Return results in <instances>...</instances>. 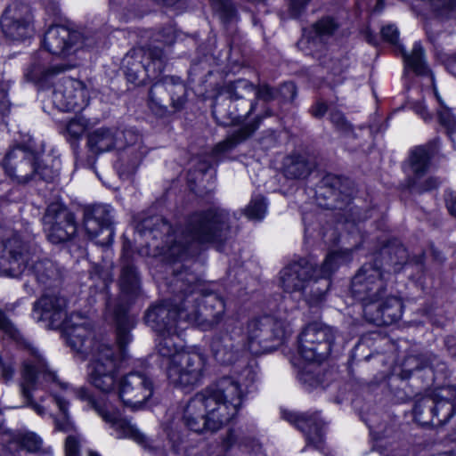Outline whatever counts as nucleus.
Masks as SVG:
<instances>
[{
    "instance_id": "51",
    "label": "nucleus",
    "mask_w": 456,
    "mask_h": 456,
    "mask_svg": "<svg viewBox=\"0 0 456 456\" xmlns=\"http://www.w3.org/2000/svg\"><path fill=\"white\" fill-rule=\"evenodd\" d=\"M0 330L10 338L20 341L21 336L12 322L8 320L0 311Z\"/></svg>"
},
{
    "instance_id": "50",
    "label": "nucleus",
    "mask_w": 456,
    "mask_h": 456,
    "mask_svg": "<svg viewBox=\"0 0 456 456\" xmlns=\"http://www.w3.org/2000/svg\"><path fill=\"white\" fill-rule=\"evenodd\" d=\"M330 120L335 128L342 133H347L352 130L351 124L347 121L345 115L339 110H331Z\"/></svg>"
},
{
    "instance_id": "9",
    "label": "nucleus",
    "mask_w": 456,
    "mask_h": 456,
    "mask_svg": "<svg viewBox=\"0 0 456 456\" xmlns=\"http://www.w3.org/2000/svg\"><path fill=\"white\" fill-rule=\"evenodd\" d=\"M118 285L120 289L118 299L117 301L109 300L106 309L116 322L117 343L121 354H124L126 346L132 341L130 330L135 325L134 318L127 314V307L130 301L139 295L141 289L140 274L129 242H124L123 245Z\"/></svg>"
},
{
    "instance_id": "49",
    "label": "nucleus",
    "mask_w": 456,
    "mask_h": 456,
    "mask_svg": "<svg viewBox=\"0 0 456 456\" xmlns=\"http://www.w3.org/2000/svg\"><path fill=\"white\" fill-rule=\"evenodd\" d=\"M428 407L434 416H438L440 411H444L445 413L444 420L452 418L456 411L454 404L449 400H440L435 405H428Z\"/></svg>"
},
{
    "instance_id": "28",
    "label": "nucleus",
    "mask_w": 456,
    "mask_h": 456,
    "mask_svg": "<svg viewBox=\"0 0 456 456\" xmlns=\"http://www.w3.org/2000/svg\"><path fill=\"white\" fill-rule=\"evenodd\" d=\"M211 349L215 359L221 364H232L242 358L248 350L244 340L236 341L230 335L213 338Z\"/></svg>"
},
{
    "instance_id": "57",
    "label": "nucleus",
    "mask_w": 456,
    "mask_h": 456,
    "mask_svg": "<svg viewBox=\"0 0 456 456\" xmlns=\"http://www.w3.org/2000/svg\"><path fill=\"white\" fill-rule=\"evenodd\" d=\"M431 4L440 14L456 10V0H431Z\"/></svg>"
},
{
    "instance_id": "60",
    "label": "nucleus",
    "mask_w": 456,
    "mask_h": 456,
    "mask_svg": "<svg viewBox=\"0 0 456 456\" xmlns=\"http://www.w3.org/2000/svg\"><path fill=\"white\" fill-rule=\"evenodd\" d=\"M327 105L326 103L322 102H317L314 106L311 108V113L314 118H320L324 116V114L327 112Z\"/></svg>"
},
{
    "instance_id": "59",
    "label": "nucleus",
    "mask_w": 456,
    "mask_h": 456,
    "mask_svg": "<svg viewBox=\"0 0 456 456\" xmlns=\"http://www.w3.org/2000/svg\"><path fill=\"white\" fill-rule=\"evenodd\" d=\"M445 203L449 213L456 217V192L446 191L445 192Z\"/></svg>"
},
{
    "instance_id": "56",
    "label": "nucleus",
    "mask_w": 456,
    "mask_h": 456,
    "mask_svg": "<svg viewBox=\"0 0 456 456\" xmlns=\"http://www.w3.org/2000/svg\"><path fill=\"white\" fill-rule=\"evenodd\" d=\"M381 37L384 41L392 45L397 46L399 43V31L393 24L383 26L380 30Z\"/></svg>"
},
{
    "instance_id": "6",
    "label": "nucleus",
    "mask_w": 456,
    "mask_h": 456,
    "mask_svg": "<svg viewBox=\"0 0 456 456\" xmlns=\"http://www.w3.org/2000/svg\"><path fill=\"white\" fill-rule=\"evenodd\" d=\"M351 250L330 253L320 267H314L305 259H300L284 267L281 272V286L286 292H304L310 286L307 302L318 305L325 299L330 286V278L338 263L349 258Z\"/></svg>"
},
{
    "instance_id": "14",
    "label": "nucleus",
    "mask_w": 456,
    "mask_h": 456,
    "mask_svg": "<svg viewBox=\"0 0 456 456\" xmlns=\"http://www.w3.org/2000/svg\"><path fill=\"white\" fill-rule=\"evenodd\" d=\"M290 332L289 323L283 318L265 315L253 319L247 325L246 338L248 350L252 354L266 352L273 346L268 342L281 343Z\"/></svg>"
},
{
    "instance_id": "26",
    "label": "nucleus",
    "mask_w": 456,
    "mask_h": 456,
    "mask_svg": "<svg viewBox=\"0 0 456 456\" xmlns=\"http://www.w3.org/2000/svg\"><path fill=\"white\" fill-rule=\"evenodd\" d=\"M282 418L301 430L308 444H314L316 448L321 447L323 442L324 423L317 414L308 415L282 411Z\"/></svg>"
},
{
    "instance_id": "33",
    "label": "nucleus",
    "mask_w": 456,
    "mask_h": 456,
    "mask_svg": "<svg viewBox=\"0 0 456 456\" xmlns=\"http://www.w3.org/2000/svg\"><path fill=\"white\" fill-rule=\"evenodd\" d=\"M314 164L301 155H291L284 162V175L289 179H305L312 173Z\"/></svg>"
},
{
    "instance_id": "11",
    "label": "nucleus",
    "mask_w": 456,
    "mask_h": 456,
    "mask_svg": "<svg viewBox=\"0 0 456 456\" xmlns=\"http://www.w3.org/2000/svg\"><path fill=\"white\" fill-rule=\"evenodd\" d=\"M166 53L159 45L135 47L123 58L122 66L127 80L137 86L155 78L164 69Z\"/></svg>"
},
{
    "instance_id": "2",
    "label": "nucleus",
    "mask_w": 456,
    "mask_h": 456,
    "mask_svg": "<svg viewBox=\"0 0 456 456\" xmlns=\"http://www.w3.org/2000/svg\"><path fill=\"white\" fill-rule=\"evenodd\" d=\"M242 396L238 381L221 378L189 400L183 409V424L197 434L216 432L237 415Z\"/></svg>"
},
{
    "instance_id": "55",
    "label": "nucleus",
    "mask_w": 456,
    "mask_h": 456,
    "mask_svg": "<svg viewBox=\"0 0 456 456\" xmlns=\"http://www.w3.org/2000/svg\"><path fill=\"white\" fill-rule=\"evenodd\" d=\"M36 167V176H38L40 179L46 182L53 181L59 175L57 169H54L53 167H50L47 164H42L40 159L37 160Z\"/></svg>"
},
{
    "instance_id": "47",
    "label": "nucleus",
    "mask_w": 456,
    "mask_h": 456,
    "mask_svg": "<svg viewBox=\"0 0 456 456\" xmlns=\"http://www.w3.org/2000/svg\"><path fill=\"white\" fill-rule=\"evenodd\" d=\"M278 97L277 89L270 86L267 84H260L258 86H255L254 92V100L253 102H256L261 100L265 102H270Z\"/></svg>"
},
{
    "instance_id": "37",
    "label": "nucleus",
    "mask_w": 456,
    "mask_h": 456,
    "mask_svg": "<svg viewBox=\"0 0 456 456\" xmlns=\"http://www.w3.org/2000/svg\"><path fill=\"white\" fill-rule=\"evenodd\" d=\"M54 401L61 411V416L54 418L55 429L63 433L77 434L73 423L68 416L69 402L61 395L53 394Z\"/></svg>"
},
{
    "instance_id": "5",
    "label": "nucleus",
    "mask_w": 456,
    "mask_h": 456,
    "mask_svg": "<svg viewBox=\"0 0 456 456\" xmlns=\"http://www.w3.org/2000/svg\"><path fill=\"white\" fill-rule=\"evenodd\" d=\"M383 265L375 260L365 263L358 270L351 282V293L361 302L363 316L367 322L377 326L391 325L403 315V305L400 297L387 296Z\"/></svg>"
},
{
    "instance_id": "40",
    "label": "nucleus",
    "mask_w": 456,
    "mask_h": 456,
    "mask_svg": "<svg viewBox=\"0 0 456 456\" xmlns=\"http://www.w3.org/2000/svg\"><path fill=\"white\" fill-rule=\"evenodd\" d=\"M417 177H409L407 180L408 189L414 193L421 194L426 191L436 189L441 184V181L435 176H429L425 179Z\"/></svg>"
},
{
    "instance_id": "19",
    "label": "nucleus",
    "mask_w": 456,
    "mask_h": 456,
    "mask_svg": "<svg viewBox=\"0 0 456 456\" xmlns=\"http://www.w3.org/2000/svg\"><path fill=\"white\" fill-rule=\"evenodd\" d=\"M113 209L110 205L95 204L84 209V227L88 237L101 246L113 241Z\"/></svg>"
},
{
    "instance_id": "34",
    "label": "nucleus",
    "mask_w": 456,
    "mask_h": 456,
    "mask_svg": "<svg viewBox=\"0 0 456 456\" xmlns=\"http://www.w3.org/2000/svg\"><path fill=\"white\" fill-rule=\"evenodd\" d=\"M159 336L156 345L158 354L170 362L175 356L184 352L182 341L179 338V330L176 334H158Z\"/></svg>"
},
{
    "instance_id": "1",
    "label": "nucleus",
    "mask_w": 456,
    "mask_h": 456,
    "mask_svg": "<svg viewBox=\"0 0 456 456\" xmlns=\"http://www.w3.org/2000/svg\"><path fill=\"white\" fill-rule=\"evenodd\" d=\"M230 228L229 213L222 208H210L192 213L184 225L175 231L162 216H149L136 225V232L149 248L156 250L154 255L175 261L183 258L193 243L225 240Z\"/></svg>"
},
{
    "instance_id": "43",
    "label": "nucleus",
    "mask_w": 456,
    "mask_h": 456,
    "mask_svg": "<svg viewBox=\"0 0 456 456\" xmlns=\"http://www.w3.org/2000/svg\"><path fill=\"white\" fill-rule=\"evenodd\" d=\"M436 98L441 105L437 112L439 122L447 130L449 136L452 137L453 134L456 133V118L451 110L444 105V102L437 94Z\"/></svg>"
},
{
    "instance_id": "3",
    "label": "nucleus",
    "mask_w": 456,
    "mask_h": 456,
    "mask_svg": "<svg viewBox=\"0 0 456 456\" xmlns=\"http://www.w3.org/2000/svg\"><path fill=\"white\" fill-rule=\"evenodd\" d=\"M224 92L227 97L222 102L217 100L215 102L212 109L213 116L222 126H241L216 146V152L234 149L256 132L265 118L273 115L271 110L266 109L264 114L258 113L249 120L256 107V102L251 100L254 97L255 86L247 79L240 78L227 83Z\"/></svg>"
},
{
    "instance_id": "62",
    "label": "nucleus",
    "mask_w": 456,
    "mask_h": 456,
    "mask_svg": "<svg viewBox=\"0 0 456 456\" xmlns=\"http://www.w3.org/2000/svg\"><path fill=\"white\" fill-rule=\"evenodd\" d=\"M363 37L365 38V40L370 44V45H377L378 43H379V38L376 35H374L370 28H366L364 31H363Z\"/></svg>"
},
{
    "instance_id": "54",
    "label": "nucleus",
    "mask_w": 456,
    "mask_h": 456,
    "mask_svg": "<svg viewBox=\"0 0 456 456\" xmlns=\"http://www.w3.org/2000/svg\"><path fill=\"white\" fill-rule=\"evenodd\" d=\"M15 373L14 362L11 358L0 354V376L5 381L11 380Z\"/></svg>"
},
{
    "instance_id": "7",
    "label": "nucleus",
    "mask_w": 456,
    "mask_h": 456,
    "mask_svg": "<svg viewBox=\"0 0 456 456\" xmlns=\"http://www.w3.org/2000/svg\"><path fill=\"white\" fill-rule=\"evenodd\" d=\"M77 63L58 64L46 67L35 61L26 70L24 76L28 81L37 85L41 89L53 87L51 101L61 111H77L89 103V89L81 80L69 77L55 81L56 76L76 67Z\"/></svg>"
},
{
    "instance_id": "13",
    "label": "nucleus",
    "mask_w": 456,
    "mask_h": 456,
    "mask_svg": "<svg viewBox=\"0 0 456 456\" xmlns=\"http://www.w3.org/2000/svg\"><path fill=\"white\" fill-rule=\"evenodd\" d=\"M24 351L26 358L23 361L21 370L23 379L20 385L21 393L23 397L27 400L28 405L38 415L43 416L45 413V408L35 403L32 399L31 392L35 389L37 379L42 378L46 381H51L53 384L59 386L62 389H68L69 385L61 383L57 379L56 374L47 368L45 359L36 348L28 345L25 346Z\"/></svg>"
},
{
    "instance_id": "17",
    "label": "nucleus",
    "mask_w": 456,
    "mask_h": 456,
    "mask_svg": "<svg viewBox=\"0 0 456 456\" xmlns=\"http://www.w3.org/2000/svg\"><path fill=\"white\" fill-rule=\"evenodd\" d=\"M118 358L117 357V372H118ZM118 373H116V377ZM118 397L126 407L132 410H139L152 396L154 393V382L152 379L143 371H130L118 379ZM113 388L111 392L115 390Z\"/></svg>"
},
{
    "instance_id": "24",
    "label": "nucleus",
    "mask_w": 456,
    "mask_h": 456,
    "mask_svg": "<svg viewBox=\"0 0 456 456\" xmlns=\"http://www.w3.org/2000/svg\"><path fill=\"white\" fill-rule=\"evenodd\" d=\"M144 322L157 334H176L185 329L181 326L174 299L151 305L145 312Z\"/></svg>"
},
{
    "instance_id": "8",
    "label": "nucleus",
    "mask_w": 456,
    "mask_h": 456,
    "mask_svg": "<svg viewBox=\"0 0 456 456\" xmlns=\"http://www.w3.org/2000/svg\"><path fill=\"white\" fill-rule=\"evenodd\" d=\"M32 261L30 271L37 283L45 289H57L61 283V269L48 258L33 260V256L18 234L0 243V276L17 278Z\"/></svg>"
},
{
    "instance_id": "4",
    "label": "nucleus",
    "mask_w": 456,
    "mask_h": 456,
    "mask_svg": "<svg viewBox=\"0 0 456 456\" xmlns=\"http://www.w3.org/2000/svg\"><path fill=\"white\" fill-rule=\"evenodd\" d=\"M66 341L70 348L83 357L90 355L87 380L102 393H110L116 384L117 354L113 346L93 338L87 322L71 315L64 323Z\"/></svg>"
},
{
    "instance_id": "23",
    "label": "nucleus",
    "mask_w": 456,
    "mask_h": 456,
    "mask_svg": "<svg viewBox=\"0 0 456 456\" xmlns=\"http://www.w3.org/2000/svg\"><path fill=\"white\" fill-rule=\"evenodd\" d=\"M33 15L28 5L14 2L8 5L1 18V28L5 37L22 40L30 37Z\"/></svg>"
},
{
    "instance_id": "29",
    "label": "nucleus",
    "mask_w": 456,
    "mask_h": 456,
    "mask_svg": "<svg viewBox=\"0 0 456 456\" xmlns=\"http://www.w3.org/2000/svg\"><path fill=\"white\" fill-rule=\"evenodd\" d=\"M121 132L118 130L101 127L88 135L87 145L93 153L99 154L118 148L122 141Z\"/></svg>"
},
{
    "instance_id": "32",
    "label": "nucleus",
    "mask_w": 456,
    "mask_h": 456,
    "mask_svg": "<svg viewBox=\"0 0 456 456\" xmlns=\"http://www.w3.org/2000/svg\"><path fill=\"white\" fill-rule=\"evenodd\" d=\"M433 154L434 149L431 145L415 147L410 155V167L411 170L410 177H423L430 167Z\"/></svg>"
},
{
    "instance_id": "31",
    "label": "nucleus",
    "mask_w": 456,
    "mask_h": 456,
    "mask_svg": "<svg viewBox=\"0 0 456 456\" xmlns=\"http://www.w3.org/2000/svg\"><path fill=\"white\" fill-rule=\"evenodd\" d=\"M4 435L6 436V438L4 439V442L15 443L21 449L26 450L28 452L40 453L44 455H48L52 453L51 448H43L42 438L34 432L8 431L5 432Z\"/></svg>"
},
{
    "instance_id": "42",
    "label": "nucleus",
    "mask_w": 456,
    "mask_h": 456,
    "mask_svg": "<svg viewBox=\"0 0 456 456\" xmlns=\"http://www.w3.org/2000/svg\"><path fill=\"white\" fill-rule=\"evenodd\" d=\"M246 216L253 220H261L266 213V202L264 197L255 196L244 209Z\"/></svg>"
},
{
    "instance_id": "30",
    "label": "nucleus",
    "mask_w": 456,
    "mask_h": 456,
    "mask_svg": "<svg viewBox=\"0 0 456 456\" xmlns=\"http://www.w3.org/2000/svg\"><path fill=\"white\" fill-rule=\"evenodd\" d=\"M170 94L172 105L175 110H180L185 102L186 88L183 82L173 77H165L161 81L152 86V95Z\"/></svg>"
},
{
    "instance_id": "38",
    "label": "nucleus",
    "mask_w": 456,
    "mask_h": 456,
    "mask_svg": "<svg viewBox=\"0 0 456 456\" xmlns=\"http://www.w3.org/2000/svg\"><path fill=\"white\" fill-rule=\"evenodd\" d=\"M403 57L406 65L417 75H426L428 73V69L424 60V51L419 44L416 43L413 45L411 54H403Z\"/></svg>"
},
{
    "instance_id": "12",
    "label": "nucleus",
    "mask_w": 456,
    "mask_h": 456,
    "mask_svg": "<svg viewBox=\"0 0 456 456\" xmlns=\"http://www.w3.org/2000/svg\"><path fill=\"white\" fill-rule=\"evenodd\" d=\"M169 383L182 388H193L200 385L207 370V357L200 350L187 349L166 363Z\"/></svg>"
},
{
    "instance_id": "18",
    "label": "nucleus",
    "mask_w": 456,
    "mask_h": 456,
    "mask_svg": "<svg viewBox=\"0 0 456 456\" xmlns=\"http://www.w3.org/2000/svg\"><path fill=\"white\" fill-rule=\"evenodd\" d=\"M43 225L48 240L53 244L69 240L77 229L74 214L58 202L47 207L43 216Z\"/></svg>"
},
{
    "instance_id": "35",
    "label": "nucleus",
    "mask_w": 456,
    "mask_h": 456,
    "mask_svg": "<svg viewBox=\"0 0 456 456\" xmlns=\"http://www.w3.org/2000/svg\"><path fill=\"white\" fill-rule=\"evenodd\" d=\"M385 265L393 267L394 272L401 270L403 265L408 264L409 257L406 248L398 241L385 246L380 252Z\"/></svg>"
},
{
    "instance_id": "46",
    "label": "nucleus",
    "mask_w": 456,
    "mask_h": 456,
    "mask_svg": "<svg viewBox=\"0 0 456 456\" xmlns=\"http://www.w3.org/2000/svg\"><path fill=\"white\" fill-rule=\"evenodd\" d=\"M215 11L224 21H230L236 14L231 0H210Z\"/></svg>"
},
{
    "instance_id": "64",
    "label": "nucleus",
    "mask_w": 456,
    "mask_h": 456,
    "mask_svg": "<svg viewBox=\"0 0 456 456\" xmlns=\"http://www.w3.org/2000/svg\"><path fill=\"white\" fill-rule=\"evenodd\" d=\"M429 398H423L421 401H419L415 406H414V412L416 414H421L422 413V410H421V407L422 406H427L428 403H429Z\"/></svg>"
},
{
    "instance_id": "53",
    "label": "nucleus",
    "mask_w": 456,
    "mask_h": 456,
    "mask_svg": "<svg viewBox=\"0 0 456 456\" xmlns=\"http://www.w3.org/2000/svg\"><path fill=\"white\" fill-rule=\"evenodd\" d=\"M176 32L173 27H166L154 37V43H162L165 45H171L175 42Z\"/></svg>"
},
{
    "instance_id": "15",
    "label": "nucleus",
    "mask_w": 456,
    "mask_h": 456,
    "mask_svg": "<svg viewBox=\"0 0 456 456\" xmlns=\"http://www.w3.org/2000/svg\"><path fill=\"white\" fill-rule=\"evenodd\" d=\"M43 45L53 55L81 58L78 56L80 53L96 45V38L90 33L70 30L64 26H53L45 32Z\"/></svg>"
},
{
    "instance_id": "48",
    "label": "nucleus",
    "mask_w": 456,
    "mask_h": 456,
    "mask_svg": "<svg viewBox=\"0 0 456 456\" xmlns=\"http://www.w3.org/2000/svg\"><path fill=\"white\" fill-rule=\"evenodd\" d=\"M167 102V93L166 94H155L152 95V86L149 92V107L150 109L159 116H162L167 111L166 102Z\"/></svg>"
},
{
    "instance_id": "39",
    "label": "nucleus",
    "mask_w": 456,
    "mask_h": 456,
    "mask_svg": "<svg viewBox=\"0 0 456 456\" xmlns=\"http://www.w3.org/2000/svg\"><path fill=\"white\" fill-rule=\"evenodd\" d=\"M235 444L251 450H255L259 445L254 437L238 435L235 431L230 430L223 440V446L228 451Z\"/></svg>"
},
{
    "instance_id": "22",
    "label": "nucleus",
    "mask_w": 456,
    "mask_h": 456,
    "mask_svg": "<svg viewBox=\"0 0 456 456\" xmlns=\"http://www.w3.org/2000/svg\"><path fill=\"white\" fill-rule=\"evenodd\" d=\"M39 158L41 155L28 147L19 145L12 148L4 158L8 176L20 183L34 179Z\"/></svg>"
},
{
    "instance_id": "21",
    "label": "nucleus",
    "mask_w": 456,
    "mask_h": 456,
    "mask_svg": "<svg viewBox=\"0 0 456 456\" xmlns=\"http://www.w3.org/2000/svg\"><path fill=\"white\" fill-rule=\"evenodd\" d=\"M34 319L48 322L49 329H58L66 322L67 299L60 291L45 290L33 305Z\"/></svg>"
},
{
    "instance_id": "45",
    "label": "nucleus",
    "mask_w": 456,
    "mask_h": 456,
    "mask_svg": "<svg viewBox=\"0 0 456 456\" xmlns=\"http://www.w3.org/2000/svg\"><path fill=\"white\" fill-rule=\"evenodd\" d=\"M88 126V121L82 117H77L70 119L65 126L67 136L73 139H78L83 135Z\"/></svg>"
},
{
    "instance_id": "10",
    "label": "nucleus",
    "mask_w": 456,
    "mask_h": 456,
    "mask_svg": "<svg viewBox=\"0 0 456 456\" xmlns=\"http://www.w3.org/2000/svg\"><path fill=\"white\" fill-rule=\"evenodd\" d=\"M75 395L86 401L89 406L117 432L118 438H128L142 446L152 456H167V450L161 446H154L151 440L134 424L120 417L119 411L106 403L95 400L85 387L73 389Z\"/></svg>"
},
{
    "instance_id": "61",
    "label": "nucleus",
    "mask_w": 456,
    "mask_h": 456,
    "mask_svg": "<svg viewBox=\"0 0 456 456\" xmlns=\"http://www.w3.org/2000/svg\"><path fill=\"white\" fill-rule=\"evenodd\" d=\"M166 432L169 441L173 444L174 451H177L176 444L181 442V436L174 429L172 425L166 428Z\"/></svg>"
},
{
    "instance_id": "36",
    "label": "nucleus",
    "mask_w": 456,
    "mask_h": 456,
    "mask_svg": "<svg viewBox=\"0 0 456 456\" xmlns=\"http://www.w3.org/2000/svg\"><path fill=\"white\" fill-rule=\"evenodd\" d=\"M323 189L325 191L322 193L325 197L333 198L334 201L341 199L342 201L350 200L352 191L343 183L341 178L333 175H327L322 180Z\"/></svg>"
},
{
    "instance_id": "27",
    "label": "nucleus",
    "mask_w": 456,
    "mask_h": 456,
    "mask_svg": "<svg viewBox=\"0 0 456 456\" xmlns=\"http://www.w3.org/2000/svg\"><path fill=\"white\" fill-rule=\"evenodd\" d=\"M225 313L224 299L216 293L204 289V297L200 305V314L193 316L198 320V327L203 330L216 327L223 320Z\"/></svg>"
},
{
    "instance_id": "63",
    "label": "nucleus",
    "mask_w": 456,
    "mask_h": 456,
    "mask_svg": "<svg viewBox=\"0 0 456 456\" xmlns=\"http://www.w3.org/2000/svg\"><path fill=\"white\" fill-rule=\"evenodd\" d=\"M8 108L7 92L0 86V110Z\"/></svg>"
},
{
    "instance_id": "16",
    "label": "nucleus",
    "mask_w": 456,
    "mask_h": 456,
    "mask_svg": "<svg viewBox=\"0 0 456 456\" xmlns=\"http://www.w3.org/2000/svg\"><path fill=\"white\" fill-rule=\"evenodd\" d=\"M336 330L323 322L307 324L298 336V354L306 362H321L331 352Z\"/></svg>"
},
{
    "instance_id": "52",
    "label": "nucleus",
    "mask_w": 456,
    "mask_h": 456,
    "mask_svg": "<svg viewBox=\"0 0 456 456\" xmlns=\"http://www.w3.org/2000/svg\"><path fill=\"white\" fill-rule=\"evenodd\" d=\"M80 435L69 434L65 440V456H79Z\"/></svg>"
},
{
    "instance_id": "58",
    "label": "nucleus",
    "mask_w": 456,
    "mask_h": 456,
    "mask_svg": "<svg viewBox=\"0 0 456 456\" xmlns=\"http://www.w3.org/2000/svg\"><path fill=\"white\" fill-rule=\"evenodd\" d=\"M277 91L278 96H281L285 102L293 101L297 94V87L292 82L284 83Z\"/></svg>"
},
{
    "instance_id": "44",
    "label": "nucleus",
    "mask_w": 456,
    "mask_h": 456,
    "mask_svg": "<svg viewBox=\"0 0 456 456\" xmlns=\"http://www.w3.org/2000/svg\"><path fill=\"white\" fill-rule=\"evenodd\" d=\"M320 372L321 369L319 366H308L300 372L299 379L308 387H315L323 382V379L320 376Z\"/></svg>"
},
{
    "instance_id": "20",
    "label": "nucleus",
    "mask_w": 456,
    "mask_h": 456,
    "mask_svg": "<svg viewBox=\"0 0 456 456\" xmlns=\"http://www.w3.org/2000/svg\"><path fill=\"white\" fill-rule=\"evenodd\" d=\"M122 141L118 145V159L116 168L121 177L133 175L148 152L142 135L133 129L121 132Z\"/></svg>"
},
{
    "instance_id": "41",
    "label": "nucleus",
    "mask_w": 456,
    "mask_h": 456,
    "mask_svg": "<svg viewBox=\"0 0 456 456\" xmlns=\"http://www.w3.org/2000/svg\"><path fill=\"white\" fill-rule=\"evenodd\" d=\"M338 27L339 24L333 17L326 16L313 24L312 29L316 37H324L332 36Z\"/></svg>"
},
{
    "instance_id": "25",
    "label": "nucleus",
    "mask_w": 456,
    "mask_h": 456,
    "mask_svg": "<svg viewBox=\"0 0 456 456\" xmlns=\"http://www.w3.org/2000/svg\"><path fill=\"white\" fill-rule=\"evenodd\" d=\"M188 284L181 289V294L176 296L174 300L178 313V318L183 326V323L196 325L198 320L192 317L200 314V305L204 297V289L199 282H194L187 279Z\"/></svg>"
}]
</instances>
